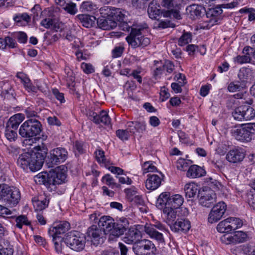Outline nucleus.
<instances>
[{
    "label": "nucleus",
    "instance_id": "72a5a7b5",
    "mask_svg": "<svg viewBox=\"0 0 255 255\" xmlns=\"http://www.w3.org/2000/svg\"><path fill=\"white\" fill-rule=\"evenodd\" d=\"M246 88V85L244 82L240 80L231 82L228 87V90L230 92L240 91Z\"/></svg>",
    "mask_w": 255,
    "mask_h": 255
},
{
    "label": "nucleus",
    "instance_id": "4d7b16f0",
    "mask_svg": "<svg viewBox=\"0 0 255 255\" xmlns=\"http://www.w3.org/2000/svg\"><path fill=\"white\" fill-rule=\"evenodd\" d=\"M14 20L17 22H21L22 20H24L28 22L30 20V16L26 13L16 15L13 17Z\"/></svg>",
    "mask_w": 255,
    "mask_h": 255
},
{
    "label": "nucleus",
    "instance_id": "0e129e2a",
    "mask_svg": "<svg viewBox=\"0 0 255 255\" xmlns=\"http://www.w3.org/2000/svg\"><path fill=\"white\" fill-rule=\"evenodd\" d=\"M243 52L245 55L248 56L249 58H251L253 57L255 59V48L253 46H245L243 49Z\"/></svg>",
    "mask_w": 255,
    "mask_h": 255
},
{
    "label": "nucleus",
    "instance_id": "4c0bfd02",
    "mask_svg": "<svg viewBox=\"0 0 255 255\" xmlns=\"http://www.w3.org/2000/svg\"><path fill=\"white\" fill-rule=\"evenodd\" d=\"M102 181L112 189L115 188H120L121 187L120 184L117 183L114 178L109 174H107L104 176Z\"/></svg>",
    "mask_w": 255,
    "mask_h": 255
},
{
    "label": "nucleus",
    "instance_id": "49530a36",
    "mask_svg": "<svg viewBox=\"0 0 255 255\" xmlns=\"http://www.w3.org/2000/svg\"><path fill=\"white\" fill-rule=\"evenodd\" d=\"M15 222V226L20 229L22 228L23 225L29 226L30 225V222L25 215H20L16 217Z\"/></svg>",
    "mask_w": 255,
    "mask_h": 255
},
{
    "label": "nucleus",
    "instance_id": "ddd939ff",
    "mask_svg": "<svg viewBox=\"0 0 255 255\" xmlns=\"http://www.w3.org/2000/svg\"><path fill=\"white\" fill-rule=\"evenodd\" d=\"M5 191L2 201L9 206H14L17 205L20 198L19 190L8 185Z\"/></svg>",
    "mask_w": 255,
    "mask_h": 255
},
{
    "label": "nucleus",
    "instance_id": "9b49d317",
    "mask_svg": "<svg viewBox=\"0 0 255 255\" xmlns=\"http://www.w3.org/2000/svg\"><path fill=\"white\" fill-rule=\"evenodd\" d=\"M48 176L50 184L59 185L65 182L67 176L66 171L64 166H58L50 171Z\"/></svg>",
    "mask_w": 255,
    "mask_h": 255
},
{
    "label": "nucleus",
    "instance_id": "a18cd8bd",
    "mask_svg": "<svg viewBox=\"0 0 255 255\" xmlns=\"http://www.w3.org/2000/svg\"><path fill=\"white\" fill-rule=\"evenodd\" d=\"M247 234L243 231L235 232L233 235V240L234 244L238 243H244L247 240Z\"/></svg>",
    "mask_w": 255,
    "mask_h": 255
},
{
    "label": "nucleus",
    "instance_id": "6e6d98bb",
    "mask_svg": "<svg viewBox=\"0 0 255 255\" xmlns=\"http://www.w3.org/2000/svg\"><path fill=\"white\" fill-rule=\"evenodd\" d=\"M63 7V8L67 11V12L71 14H75L77 11L76 4L71 2L70 0H69V2L66 3L64 6Z\"/></svg>",
    "mask_w": 255,
    "mask_h": 255
},
{
    "label": "nucleus",
    "instance_id": "c9c22d12",
    "mask_svg": "<svg viewBox=\"0 0 255 255\" xmlns=\"http://www.w3.org/2000/svg\"><path fill=\"white\" fill-rule=\"evenodd\" d=\"M48 12L49 17L45 18L40 22V24L46 28H48L52 26L56 20L55 15L53 12L51 10H49Z\"/></svg>",
    "mask_w": 255,
    "mask_h": 255
},
{
    "label": "nucleus",
    "instance_id": "1a4fd4ad",
    "mask_svg": "<svg viewBox=\"0 0 255 255\" xmlns=\"http://www.w3.org/2000/svg\"><path fill=\"white\" fill-rule=\"evenodd\" d=\"M86 234L92 243L95 246L103 243L105 239V232L97 225H92L87 229Z\"/></svg>",
    "mask_w": 255,
    "mask_h": 255
},
{
    "label": "nucleus",
    "instance_id": "338daca9",
    "mask_svg": "<svg viewBox=\"0 0 255 255\" xmlns=\"http://www.w3.org/2000/svg\"><path fill=\"white\" fill-rule=\"evenodd\" d=\"M24 87L25 88V90H27L28 92H36V88L33 85L32 83L31 82L29 78H28L27 79H26V81H25L23 83Z\"/></svg>",
    "mask_w": 255,
    "mask_h": 255
},
{
    "label": "nucleus",
    "instance_id": "f8f14e48",
    "mask_svg": "<svg viewBox=\"0 0 255 255\" xmlns=\"http://www.w3.org/2000/svg\"><path fill=\"white\" fill-rule=\"evenodd\" d=\"M199 194L201 195L199 199L200 204L202 206L209 208L216 202V194L210 188L205 187L202 191L199 192Z\"/></svg>",
    "mask_w": 255,
    "mask_h": 255
},
{
    "label": "nucleus",
    "instance_id": "393cba45",
    "mask_svg": "<svg viewBox=\"0 0 255 255\" xmlns=\"http://www.w3.org/2000/svg\"><path fill=\"white\" fill-rule=\"evenodd\" d=\"M161 178L156 174H148L145 181L146 188L150 190H154L161 185Z\"/></svg>",
    "mask_w": 255,
    "mask_h": 255
},
{
    "label": "nucleus",
    "instance_id": "412c9836",
    "mask_svg": "<svg viewBox=\"0 0 255 255\" xmlns=\"http://www.w3.org/2000/svg\"><path fill=\"white\" fill-rule=\"evenodd\" d=\"M141 238V232L136 228L130 227L126 234L124 241L127 244L134 245L140 240Z\"/></svg>",
    "mask_w": 255,
    "mask_h": 255
},
{
    "label": "nucleus",
    "instance_id": "20e7f679",
    "mask_svg": "<svg viewBox=\"0 0 255 255\" xmlns=\"http://www.w3.org/2000/svg\"><path fill=\"white\" fill-rule=\"evenodd\" d=\"M167 229L165 225L159 221L155 222L154 224L146 223L144 226V231L153 240H156L159 244H164L165 239L162 232L166 233Z\"/></svg>",
    "mask_w": 255,
    "mask_h": 255
},
{
    "label": "nucleus",
    "instance_id": "8fccbe9b",
    "mask_svg": "<svg viewBox=\"0 0 255 255\" xmlns=\"http://www.w3.org/2000/svg\"><path fill=\"white\" fill-rule=\"evenodd\" d=\"M96 159L98 162L102 164V165L104 166L105 165H107L108 162L109 161V160L106 158L105 156V153L103 150L101 149H98L95 151V152Z\"/></svg>",
    "mask_w": 255,
    "mask_h": 255
},
{
    "label": "nucleus",
    "instance_id": "5fc2aeb1",
    "mask_svg": "<svg viewBox=\"0 0 255 255\" xmlns=\"http://www.w3.org/2000/svg\"><path fill=\"white\" fill-rule=\"evenodd\" d=\"M13 37L17 39L18 42L20 43H25L27 41V36L26 34L22 31H19L13 34Z\"/></svg>",
    "mask_w": 255,
    "mask_h": 255
},
{
    "label": "nucleus",
    "instance_id": "a878e982",
    "mask_svg": "<svg viewBox=\"0 0 255 255\" xmlns=\"http://www.w3.org/2000/svg\"><path fill=\"white\" fill-rule=\"evenodd\" d=\"M76 19L86 28H91L96 25V18L93 15L81 14L76 16Z\"/></svg>",
    "mask_w": 255,
    "mask_h": 255
},
{
    "label": "nucleus",
    "instance_id": "4be33fe9",
    "mask_svg": "<svg viewBox=\"0 0 255 255\" xmlns=\"http://www.w3.org/2000/svg\"><path fill=\"white\" fill-rule=\"evenodd\" d=\"M164 12L161 10L160 5L157 0H153L149 3L147 8V13L150 18L158 20L160 16L162 14H163Z\"/></svg>",
    "mask_w": 255,
    "mask_h": 255
},
{
    "label": "nucleus",
    "instance_id": "c03bdc74",
    "mask_svg": "<svg viewBox=\"0 0 255 255\" xmlns=\"http://www.w3.org/2000/svg\"><path fill=\"white\" fill-rule=\"evenodd\" d=\"M206 182L214 191L222 190L224 188L220 182L212 177L207 178Z\"/></svg>",
    "mask_w": 255,
    "mask_h": 255
},
{
    "label": "nucleus",
    "instance_id": "13d9d810",
    "mask_svg": "<svg viewBox=\"0 0 255 255\" xmlns=\"http://www.w3.org/2000/svg\"><path fill=\"white\" fill-rule=\"evenodd\" d=\"M189 166L188 162L183 158H179L176 162L177 168L182 171H185Z\"/></svg>",
    "mask_w": 255,
    "mask_h": 255
},
{
    "label": "nucleus",
    "instance_id": "a19ab883",
    "mask_svg": "<svg viewBox=\"0 0 255 255\" xmlns=\"http://www.w3.org/2000/svg\"><path fill=\"white\" fill-rule=\"evenodd\" d=\"M244 110V120H251L255 117V110L250 105H245Z\"/></svg>",
    "mask_w": 255,
    "mask_h": 255
},
{
    "label": "nucleus",
    "instance_id": "2f4dec72",
    "mask_svg": "<svg viewBox=\"0 0 255 255\" xmlns=\"http://www.w3.org/2000/svg\"><path fill=\"white\" fill-rule=\"evenodd\" d=\"M170 194L168 192L161 193L157 199L156 205L158 208H163L164 206H168Z\"/></svg>",
    "mask_w": 255,
    "mask_h": 255
},
{
    "label": "nucleus",
    "instance_id": "37998d69",
    "mask_svg": "<svg viewBox=\"0 0 255 255\" xmlns=\"http://www.w3.org/2000/svg\"><path fill=\"white\" fill-rule=\"evenodd\" d=\"M49 201L46 198H44L43 200H37L33 201V205L35 210L37 211H42L45 209L49 204Z\"/></svg>",
    "mask_w": 255,
    "mask_h": 255
},
{
    "label": "nucleus",
    "instance_id": "3c124183",
    "mask_svg": "<svg viewBox=\"0 0 255 255\" xmlns=\"http://www.w3.org/2000/svg\"><path fill=\"white\" fill-rule=\"evenodd\" d=\"M246 202L251 208L255 210V191L250 190L246 193Z\"/></svg>",
    "mask_w": 255,
    "mask_h": 255
},
{
    "label": "nucleus",
    "instance_id": "9d476101",
    "mask_svg": "<svg viewBox=\"0 0 255 255\" xmlns=\"http://www.w3.org/2000/svg\"><path fill=\"white\" fill-rule=\"evenodd\" d=\"M227 210V205L223 202H219L215 204L208 215V222L211 224L217 222L224 215Z\"/></svg>",
    "mask_w": 255,
    "mask_h": 255
},
{
    "label": "nucleus",
    "instance_id": "052dcab7",
    "mask_svg": "<svg viewBox=\"0 0 255 255\" xmlns=\"http://www.w3.org/2000/svg\"><path fill=\"white\" fill-rule=\"evenodd\" d=\"M5 38L6 48H15L17 47L18 44L16 43L15 38H12L10 36H6Z\"/></svg>",
    "mask_w": 255,
    "mask_h": 255
},
{
    "label": "nucleus",
    "instance_id": "bb28decb",
    "mask_svg": "<svg viewBox=\"0 0 255 255\" xmlns=\"http://www.w3.org/2000/svg\"><path fill=\"white\" fill-rule=\"evenodd\" d=\"M205 169L197 165H192L189 168L186 175L191 178H198L205 175Z\"/></svg>",
    "mask_w": 255,
    "mask_h": 255
},
{
    "label": "nucleus",
    "instance_id": "39448f33",
    "mask_svg": "<svg viewBox=\"0 0 255 255\" xmlns=\"http://www.w3.org/2000/svg\"><path fill=\"white\" fill-rule=\"evenodd\" d=\"M64 242L71 249L79 252L85 248L86 237L79 232L73 231L67 234L64 238Z\"/></svg>",
    "mask_w": 255,
    "mask_h": 255
},
{
    "label": "nucleus",
    "instance_id": "a211bd4d",
    "mask_svg": "<svg viewBox=\"0 0 255 255\" xmlns=\"http://www.w3.org/2000/svg\"><path fill=\"white\" fill-rule=\"evenodd\" d=\"M238 4L237 1H233L231 3L222 4L215 7L209 8L206 11V14L208 17H216L221 15L223 12L222 8H232L237 6Z\"/></svg>",
    "mask_w": 255,
    "mask_h": 255
},
{
    "label": "nucleus",
    "instance_id": "de8ad7c7",
    "mask_svg": "<svg viewBox=\"0 0 255 255\" xmlns=\"http://www.w3.org/2000/svg\"><path fill=\"white\" fill-rule=\"evenodd\" d=\"M52 241L54 245L55 251L58 254H62L64 246L63 242H64V238H52Z\"/></svg>",
    "mask_w": 255,
    "mask_h": 255
},
{
    "label": "nucleus",
    "instance_id": "f704fd0d",
    "mask_svg": "<svg viewBox=\"0 0 255 255\" xmlns=\"http://www.w3.org/2000/svg\"><path fill=\"white\" fill-rule=\"evenodd\" d=\"M253 73V70L247 67H243L240 69L238 72V77L241 82H244L246 85L247 80Z\"/></svg>",
    "mask_w": 255,
    "mask_h": 255
},
{
    "label": "nucleus",
    "instance_id": "58836bf2",
    "mask_svg": "<svg viewBox=\"0 0 255 255\" xmlns=\"http://www.w3.org/2000/svg\"><path fill=\"white\" fill-rule=\"evenodd\" d=\"M163 16L164 17L174 18L177 19H181V17L179 10V6L177 4H175L174 8L165 11L163 13Z\"/></svg>",
    "mask_w": 255,
    "mask_h": 255
},
{
    "label": "nucleus",
    "instance_id": "f3484780",
    "mask_svg": "<svg viewBox=\"0 0 255 255\" xmlns=\"http://www.w3.org/2000/svg\"><path fill=\"white\" fill-rule=\"evenodd\" d=\"M87 115L88 118L96 124H103L105 125H109L111 124V118L105 111H102L99 114L93 111H89Z\"/></svg>",
    "mask_w": 255,
    "mask_h": 255
},
{
    "label": "nucleus",
    "instance_id": "4468645a",
    "mask_svg": "<svg viewBox=\"0 0 255 255\" xmlns=\"http://www.w3.org/2000/svg\"><path fill=\"white\" fill-rule=\"evenodd\" d=\"M100 12L103 15L109 16L111 20H113L117 23V22H121L124 20L125 14L121 9L105 6L101 7L100 9Z\"/></svg>",
    "mask_w": 255,
    "mask_h": 255
},
{
    "label": "nucleus",
    "instance_id": "603ef678",
    "mask_svg": "<svg viewBox=\"0 0 255 255\" xmlns=\"http://www.w3.org/2000/svg\"><path fill=\"white\" fill-rule=\"evenodd\" d=\"M230 223L231 231H234L243 226V222L241 219L237 218L230 217L228 218Z\"/></svg>",
    "mask_w": 255,
    "mask_h": 255
},
{
    "label": "nucleus",
    "instance_id": "5701e85b",
    "mask_svg": "<svg viewBox=\"0 0 255 255\" xmlns=\"http://www.w3.org/2000/svg\"><path fill=\"white\" fill-rule=\"evenodd\" d=\"M98 26L103 30H110L115 28L117 23L114 20H111L109 16L103 15L99 17L96 21Z\"/></svg>",
    "mask_w": 255,
    "mask_h": 255
},
{
    "label": "nucleus",
    "instance_id": "e2e57ef3",
    "mask_svg": "<svg viewBox=\"0 0 255 255\" xmlns=\"http://www.w3.org/2000/svg\"><path fill=\"white\" fill-rule=\"evenodd\" d=\"M235 62L240 64L249 63L251 61V58L247 55H238L234 58Z\"/></svg>",
    "mask_w": 255,
    "mask_h": 255
},
{
    "label": "nucleus",
    "instance_id": "09e8293b",
    "mask_svg": "<svg viewBox=\"0 0 255 255\" xmlns=\"http://www.w3.org/2000/svg\"><path fill=\"white\" fill-rule=\"evenodd\" d=\"M244 105L236 108L232 112V116L237 121H242L244 120Z\"/></svg>",
    "mask_w": 255,
    "mask_h": 255
},
{
    "label": "nucleus",
    "instance_id": "473e14b6",
    "mask_svg": "<svg viewBox=\"0 0 255 255\" xmlns=\"http://www.w3.org/2000/svg\"><path fill=\"white\" fill-rule=\"evenodd\" d=\"M169 201V202L168 207L176 209L179 208L182 205L183 198L181 195L176 194L171 197L170 196V199Z\"/></svg>",
    "mask_w": 255,
    "mask_h": 255
},
{
    "label": "nucleus",
    "instance_id": "79ce46f5",
    "mask_svg": "<svg viewBox=\"0 0 255 255\" xmlns=\"http://www.w3.org/2000/svg\"><path fill=\"white\" fill-rule=\"evenodd\" d=\"M192 35L191 32H184L178 39V44L180 46H183L188 44L192 41Z\"/></svg>",
    "mask_w": 255,
    "mask_h": 255
},
{
    "label": "nucleus",
    "instance_id": "f03ea898",
    "mask_svg": "<svg viewBox=\"0 0 255 255\" xmlns=\"http://www.w3.org/2000/svg\"><path fill=\"white\" fill-rule=\"evenodd\" d=\"M146 24L133 26L129 35L126 37L127 41L132 48L138 47H144L149 44V38L145 37L142 34V31L146 28Z\"/></svg>",
    "mask_w": 255,
    "mask_h": 255
},
{
    "label": "nucleus",
    "instance_id": "c85d7f7f",
    "mask_svg": "<svg viewBox=\"0 0 255 255\" xmlns=\"http://www.w3.org/2000/svg\"><path fill=\"white\" fill-rule=\"evenodd\" d=\"M22 117L20 114H15L11 117L7 122L6 128L16 131L22 121Z\"/></svg>",
    "mask_w": 255,
    "mask_h": 255
},
{
    "label": "nucleus",
    "instance_id": "423d86ee",
    "mask_svg": "<svg viewBox=\"0 0 255 255\" xmlns=\"http://www.w3.org/2000/svg\"><path fill=\"white\" fill-rule=\"evenodd\" d=\"M68 153L66 148L57 147L50 150L46 162L49 167L64 162L68 158Z\"/></svg>",
    "mask_w": 255,
    "mask_h": 255
},
{
    "label": "nucleus",
    "instance_id": "69168bd1",
    "mask_svg": "<svg viewBox=\"0 0 255 255\" xmlns=\"http://www.w3.org/2000/svg\"><path fill=\"white\" fill-rule=\"evenodd\" d=\"M117 136L122 140H127L129 137V133L127 129H118L116 131Z\"/></svg>",
    "mask_w": 255,
    "mask_h": 255
},
{
    "label": "nucleus",
    "instance_id": "6ab92c4d",
    "mask_svg": "<svg viewBox=\"0 0 255 255\" xmlns=\"http://www.w3.org/2000/svg\"><path fill=\"white\" fill-rule=\"evenodd\" d=\"M190 228V222L186 219H178L172 225H170V229L175 233H186Z\"/></svg>",
    "mask_w": 255,
    "mask_h": 255
},
{
    "label": "nucleus",
    "instance_id": "0eeeda50",
    "mask_svg": "<svg viewBox=\"0 0 255 255\" xmlns=\"http://www.w3.org/2000/svg\"><path fill=\"white\" fill-rule=\"evenodd\" d=\"M132 250L136 255H154L157 249L151 241L142 239L133 245Z\"/></svg>",
    "mask_w": 255,
    "mask_h": 255
},
{
    "label": "nucleus",
    "instance_id": "b1692460",
    "mask_svg": "<svg viewBox=\"0 0 255 255\" xmlns=\"http://www.w3.org/2000/svg\"><path fill=\"white\" fill-rule=\"evenodd\" d=\"M245 154L242 149L230 150L226 155L227 160L232 163H239L243 161Z\"/></svg>",
    "mask_w": 255,
    "mask_h": 255
},
{
    "label": "nucleus",
    "instance_id": "f257e3e1",
    "mask_svg": "<svg viewBox=\"0 0 255 255\" xmlns=\"http://www.w3.org/2000/svg\"><path fill=\"white\" fill-rule=\"evenodd\" d=\"M45 157L44 153L39 151L25 152L19 155L17 163L24 170L35 172L42 167Z\"/></svg>",
    "mask_w": 255,
    "mask_h": 255
},
{
    "label": "nucleus",
    "instance_id": "7c9ffc66",
    "mask_svg": "<svg viewBox=\"0 0 255 255\" xmlns=\"http://www.w3.org/2000/svg\"><path fill=\"white\" fill-rule=\"evenodd\" d=\"M185 196L187 198H191L195 197L197 192H200L196 184L191 183L186 184L184 187Z\"/></svg>",
    "mask_w": 255,
    "mask_h": 255
},
{
    "label": "nucleus",
    "instance_id": "dca6fc26",
    "mask_svg": "<svg viewBox=\"0 0 255 255\" xmlns=\"http://www.w3.org/2000/svg\"><path fill=\"white\" fill-rule=\"evenodd\" d=\"M70 228V224L67 221L54 223L49 229L48 233L53 238H62L61 235L65 234Z\"/></svg>",
    "mask_w": 255,
    "mask_h": 255
},
{
    "label": "nucleus",
    "instance_id": "cd10ccee",
    "mask_svg": "<svg viewBox=\"0 0 255 255\" xmlns=\"http://www.w3.org/2000/svg\"><path fill=\"white\" fill-rule=\"evenodd\" d=\"M186 10L194 19L200 17L206 11L204 7L198 4H192L188 6Z\"/></svg>",
    "mask_w": 255,
    "mask_h": 255
},
{
    "label": "nucleus",
    "instance_id": "774afa93",
    "mask_svg": "<svg viewBox=\"0 0 255 255\" xmlns=\"http://www.w3.org/2000/svg\"><path fill=\"white\" fill-rule=\"evenodd\" d=\"M81 67L84 73L86 74H90L94 72V68L91 64L83 62Z\"/></svg>",
    "mask_w": 255,
    "mask_h": 255
},
{
    "label": "nucleus",
    "instance_id": "7ed1b4c3",
    "mask_svg": "<svg viewBox=\"0 0 255 255\" xmlns=\"http://www.w3.org/2000/svg\"><path fill=\"white\" fill-rule=\"evenodd\" d=\"M42 131V126L36 119H29L20 127L19 133L23 138H31L40 135Z\"/></svg>",
    "mask_w": 255,
    "mask_h": 255
},
{
    "label": "nucleus",
    "instance_id": "ea45409f",
    "mask_svg": "<svg viewBox=\"0 0 255 255\" xmlns=\"http://www.w3.org/2000/svg\"><path fill=\"white\" fill-rule=\"evenodd\" d=\"M217 230L220 233H230L231 232L230 223L228 218L220 222L217 226Z\"/></svg>",
    "mask_w": 255,
    "mask_h": 255
},
{
    "label": "nucleus",
    "instance_id": "e433bc0d",
    "mask_svg": "<svg viewBox=\"0 0 255 255\" xmlns=\"http://www.w3.org/2000/svg\"><path fill=\"white\" fill-rule=\"evenodd\" d=\"M97 8V5L91 1H84L80 6V10L83 12H92Z\"/></svg>",
    "mask_w": 255,
    "mask_h": 255
},
{
    "label": "nucleus",
    "instance_id": "680f3d73",
    "mask_svg": "<svg viewBox=\"0 0 255 255\" xmlns=\"http://www.w3.org/2000/svg\"><path fill=\"white\" fill-rule=\"evenodd\" d=\"M74 149L75 150L76 154L83 153L85 151L83 142L76 141L74 144Z\"/></svg>",
    "mask_w": 255,
    "mask_h": 255
},
{
    "label": "nucleus",
    "instance_id": "c756f323",
    "mask_svg": "<svg viewBox=\"0 0 255 255\" xmlns=\"http://www.w3.org/2000/svg\"><path fill=\"white\" fill-rule=\"evenodd\" d=\"M174 208L166 206L163 209V213L167 218V223L170 226L176 218V211Z\"/></svg>",
    "mask_w": 255,
    "mask_h": 255
},
{
    "label": "nucleus",
    "instance_id": "bf43d9fd",
    "mask_svg": "<svg viewBox=\"0 0 255 255\" xmlns=\"http://www.w3.org/2000/svg\"><path fill=\"white\" fill-rule=\"evenodd\" d=\"M140 24L137 23L132 24L131 22L129 24V23L123 20L120 22V26L123 30L130 32L132 28H133V26Z\"/></svg>",
    "mask_w": 255,
    "mask_h": 255
},
{
    "label": "nucleus",
    "instance_id": "864d4df0",
    "mask_svg": "<svg viewBox=\"0 0 255 255\" xmlns=\"http://www.w3.org/2000/svg\"><path fill=\"white\" fill-rule=\"evenodd\" d=\"M5 136L8 140L11 141H14L17 138V134L16 131L6 128L5 130Z\"/></svg>",
    "mask_w": 255,
    "mask_h": 255
},
{
    "label": "nucleus",
    "instance_id": "2eb2a0df",
    "mask_svg": "<svg viewBox=\"0 0 255 255\" xmlns=\"http://www.w3.org/2000/svg\"><path fill=\"white\" fill-rule=\"evenodd\" d=\"M129 222L128 220L124 217L120 218L115 222L114 228L112 233L109 236V240H113L123 235L126 231L128 228Z\"/></svg>",
    "mask_w": 255,
    "mask_h": 255
},
{
    "label": "nucleus",
    "instance_id": "aec40b11",
    "mask_svg": "<svg viewBox=\"0 0 255 255\" xmlns=\"http://www.w3.org/2000/svg\"><path fill=\"white\" fill-rule=\"evenodd\" d=\"M114 220L110 216H103L100 218L98 221V226L105 232V234L112 233L114 228Z\"/></svg>",
    "mask_w": 255,
    "mask_h": 255
},
{
    "label": "nucleus",
    "instance_id": "6e6552de",
    "mask_svg": "<svg viewBox=\"0 0 255 255\" xmlns=\"http://www.w3.org/2000/svg\"><path fill=\"white\" fill-rule=\"evenodd\" d=\"M232 133L237 140L242 142H250L253 139L248 124L235 128L232 130Z\"/></svg>",
    "mask_w": 255,
    "mask_h": 255
}]
</instances>
